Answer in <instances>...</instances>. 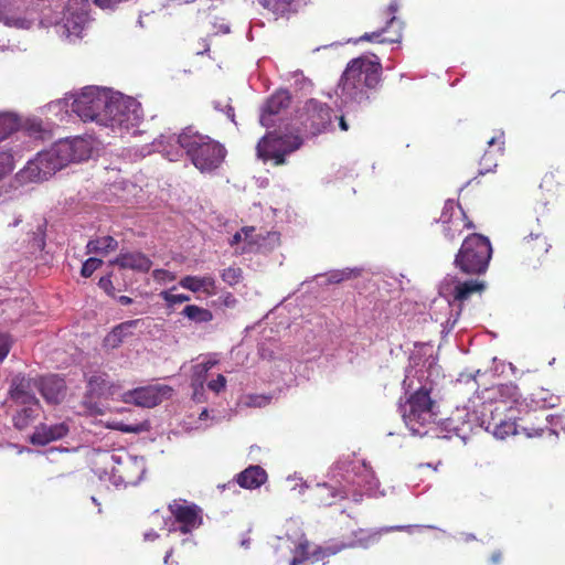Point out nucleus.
<instances>
[{
	"instance_id": "48",
	"label": "nucleus",
	"mask_w": 565,
	"mask_h": 565,
	"mask_svg": "<svg viewBox=\"0 0 565 565\" xmlns=\"http://www.w3.org/2000/svg\"><path fill=\"white\" fill-rule=\"evenodd\" d=\"M140 323H142L141 319L128 320L120 323V330L131 331V329L137 328Z\"/></svg>"
},
{
	"instance_id": "14",
	"label": "nucleus",
	"mask_w": 565,
	"mask_h": 565,
	"mask_svg": "<svg viewBox=\"0 0 565 565\" xmlns=\"http://www.w3.org/2000/svg\"><path fill=\"white\" fill-rule=\"evenodd\" d=\"M113 462L121 466L120 469H113L115 473H119V479L125 484H137L146 473V463L143 458L127 456L124 460L121 457L111 455Z\"/></svg>"
},
{
	"instance_id": "30",
	"label": "nucleus",
	"mask_w": 565,
	"mask_h": 565,
	"mask_svg": "<svg viewBox=\"0 0 565 565\" xmlns=\"http://www.w3.org/2000/svg\"><path fill=\"white\" fill-rule=\"evenodd\" d=\"M361 273H362V269L359 267L344 268L341 270H331L327 275V281L329 284H339L343 280L356 278L361 275Z\"/></svg>"
},
{
	"instance_id": "13",
	"label": "nucleus",
	"mask_w": 565,
	"mask_h": 565,
	"mask_svg": "<svg viewBox=\"0 0 565 565\" xmlns=\"http://www.w3.org/2000/svg\"><path fill=\"white\" fill-rule=\"evenodd\" d=\"M291 104V95L287 89H278L266 99L260 108V124L270 128L277 121V116L289 108Z\"/></svg>"
},
{
	"instance_id": "60",
	"label": "nucleus",
	"mask_w": 565,
	"mask_h": 565,
	"mask_svg": "<svg viewBox=\"0 0 565 565\" xmlns=\"http://www.w3.org/2000/svg\"><path fill=\"white\" fill-rule=\"evenodd\" d=\"M172 554H173V548H170V550L167 552L166 556H164V559H163V563H164V564H167V565L169 564V559H170V557L172 556Z\"/></svg>"
},
{
	"instance_id": "64",
	"label": "nucleus",
	"mask_w": 565,
	"mask_h": 565,
	"mask_svg": "<svg viewBox=\"0 0 565 565\" xmlns=\"http://www.w3.org/2000/svg\"><path fill=\"white\" fill-rule=\"evenodd\" d=\"M301 562H302V559L295 557V558H292L290 565H299Z\"/></svg>"
},
{
	"instance_id": "62",
	"label": "nucleus",
	"mask_w": 565,
	"mask_h": 565,
	"mask_svg": "<svg viewBox=\"0 0 565 565\" xmlns=\"http://www.w3.org/2000/svg\"><path fill=\"white\" fill-rule=\"evenodd\" d=\"M491 156V151L487 150L481 159L482 163H487L489 157Z\"/></svg>"
},
{
	"instance_id": "37",
	"label": "nucleus",
	"mask_w": 565,
	"mask_h": 565,
	"mask_svg": "<svg viewBox=\"0 0 565 565\" xmlns=\"http://www.w3.org/2000/svg\"><path fill=\"white\" fill-rule=\"evenodd\" d=\"M103 265V260L96 257H89L86 259L81 269V275L83 277H90L93 273Z\"/></svg>"
},
{
	"instance_id": "56",
	"label": "nucleus",
	"mask_w": 565,
	"mask_h": 565,
	"mask_svg": "<svg viewBox=\"0 0 565 565\" xmlns=\"http://www.w3.org/2000/svg\"><path fill=\"white\" fill-rule=\"evenodd\" d=\"M117 300L122 306H128V305H131L134 302L132 298H130L128 296H119L117 298Z\"/></svg>"
},
{
	"instance_id": "8",
	"label": "nucleus",
	"mask_w": 565,
	"mask_h": 565,
	"mask_svg": "<svg viewBox=\"0 0 565 565\" xmlns=\"http://www.w3.org/2000/svg\"><path fill=\"white\" fill-rule=\"evenodd\" d=\"M90 3L88 0H68L55 30L61 39L74 43L82 39L89 21Z\"/></svg>"
},
{
	"instance_id": "17",
	"label": "nucleus",
	"mask_w": 565,
	"mask_h": 565,
	"mask_svg": "<svg viewBox=\"0 0 565 565\" xmlns=\"http://www.w3.org/2000/svg\"><path fill=\"white\" fill-rule=\"evenodd\" d=\"M70 429L65 423L54 425L40 424L35 427L34 433L29 440L35 446H45L51 441L58 440L68 434Z\"/></svg>"
},
{
	"instance_id": "28",
	"label": "nucleus",
	"mask_w": 565,
	"mask_h": 565,
	"mask_svg": "<svg viewBox=\"0 0 565 565\" xmlns=\"http://www.w3.org/2000/svg\"><path fill=\"white\" fill-rule=\"evenodd\" d=\"M377 534L379 533H373V534L369 535L367 537H358L356 541H353L350 543H339V544H331V545L323 546L324 557L334 555L344 548L354 547L356 545L367 547L369 541L371 539H375L377 536Z\"/></svg>"
},
{
	"instance_id": "23",
	"label": "nucleus",
	"mask_w": 565,
	"mask_h": 565,
	"mask_svg": "<svg viewBox=\"0 0 565 565\" xmlns=\"http://www.w3.org/2000/svg\"><path fill=\"white\" fill-rule=\"evenodd\" d=\"M179 284L181 287L186 288L193 292H198L200 290L209 291L215 287V280L211 276H185L180 280Z\"/></svg>"
},
{
	"instance_id": "18",
	"label": "nucleus",
	"mask_w": 565,
	"mask_h": 565,
	"mask_svg": "<svg viewBox=\"0 0 565 565\" xmlns=\"http://www.w3.org/2000/svg\"><path fill=\"white\" fill-rule=\"evenodd\" d=\"M34 380L26 379L22 375H15L10 386V396L12 401L22 405H39V399L32 393Z\"/></svg>"
},
{
	"instance_id": "54",
	"label": "nucleus",
	"mask_w": 565,
	"mask_h": 565,
	"mask_svg": "<svg viewBox=\"0 0 565 565\" xmlns=\"http://www.w3.org/2000/svg\"><path fill=\"white\" fill-rule=\"evenodd\" d=\"M502 553L500 551H495L492 553L490 561L492 564L498 565L501 562Z\"/></svg>"
},
{
	"instance_id": "5",
	"label": "nucleus",
	"mask_w": 565,
	"mask_h": 565,
	"mask_svg": "<svg viewBox=\"0 0 565 565\" xmlns=\"http://www.w3.org/2000/svg\"><path fill=\"white\" fill-rule=\"evenodd\" d=\"M22 131L28 138L45 141L54 137V125L36 116L21 117L14 111H0V141Z\"/></svg>"
},
{
	"instance_id": "21",
	"label": "nucleus",
	"mask_w": 565,
	"mask_h": 565,
	"mask_svg": "<svg viewBox=\"0 0 565 565\" xmlns=\"http://www.w3.org/2000/svg\"><path fill=\"white\" fill-rule=\"evenodd\" d=\"M236 482L244 489H257L267 481V472L257 465H252L236 476Z\"/></svg>"
},
{
	"instance_id": "20",
	"label": "nucleus",
	"mask_w": 565,
	"mask_h": 565,
	"mask_svg": "<svg viewBox=\"0 0 565 565\" xmlns=\"http://www.w3.org/2000/svg\"><path fill=\"white\" fill-rule=\"evenodd\" d=\"M401 30H402L401 22L397 21L395 17H392L385 28H383L376 32L365 33L364 35L361 36V40L377 41L381 43H384V42L396 43V42L401 41V38H402Z\"/></svg>"
},
{
	"instance_id": "49",
	"label": "nucleus",
	"mask_w": 565,
	"mask_h": 565,
	"mask_svg": "<svg viewBox=\"0 0 565 565\" xmlns=\"http://www.w3.org/2000/svg\"><path fill=\"white\" fill-rule=\"evenodd\" d=\"M237 300L232 294H227L223 297L222 303L225 307L233 308L236 305Z\"/></svg>"
},
{
	"instance_id": "6",
	"label": "nucleus",
	"mask_w": 565,
	"mask_h": 565,
	"mask_svg": "<svg viewBox=\"0 0 565 565\" xmlns=\"http://www.w3.org/2000/svg\"><path fill=\"white\" fill-rule=\"evenodd\" d=\"M431 386L427 383L420 385L407 398L405 405L401 406V412L405 425L415 436H423L427 431H422L420 427L433 422L436 417L434 412L435 402L430 398Z\"/></svg>"
},
{
	"instance_id": "46",
	"label": "nucleus",
	"mask_w": 565,
	"mask_h": 565,
	"mask_svg": "<svg viewBox=\"0 0 565 565\" xmlns=\"http://www.w3.org/2000/svg\"><path fill=\"white\" fill-rule=\"evenodd\" d=\"M193 387V401L201 403L204 401V384H191Z\"/></svg>"
},
{
	"instance_id": "52",
	"label": "nucleus",
	"mask_w": 565,
	"mask_h": 565,
	"mask_svg": "<svg viewBox=\"0 0 565 565\" xmlns=\"http://www.w3.org/2000/svg\"><path fill=\"white\" fill-rule=\"evenodd\" d=\"M312 557H315L316 561L324 558L323 546L317 547L312 553Z\"/></svg>"
},
{
	"instance_id": "45",
	"label": "nucleus",
	"mask_w": 565,
	"mask_h": 565,
	"mask_svg": "<svg viewBox=\"0 0 565 565\" xmlns=\"http://www.w3.org/2000/svg\"><path fill=\"white\" fill-rule=\"evenodd\" d=\"M519 429H520V433H523L525 434V436L527 438H533V437H540L542 436L543 431H544V428L541 427V428H534V427H523V426H519Z\"/></svg>"
},
{
	"instance_id": "22",
	"label": "nucleus",
	"mask_w": 565,
	"mask_h": 565,
	"mask_svg": "<svg viewBox=\"0 0 565 565\" xmlns=\"http://www.w3.org/2000/svg\"><path fill=\"white\" fill-rule=\"evenodd\" d=\"M110 390V383L106 373L92 375L87 381L86 398H97L106 395Z\"/></svg>"
},
{
	"instance_id": "47",
	"label": "nucleus",
	"mask_w": 565,
	"mask_h": 565,
	"mask_svg": "<svg viewBox=\"0 0 565 565\" xmlns=\"http://www.w3.org/2000/svg\"><path fill=\"white\" fill-rule=\"evenodd\" d=\"M213 106H214V108H215L216 110L225 113V115H226L231 120H234V117H235L234 108H233L230 104H226L224 107H222V105H221V103H220V102H213Z\"/></svg>"
},
{
	"instance_id": "38",
	"label": "nucleus",
	"mask_w": 565,
	"mask_h": 565,
	"mask_svg": "<svg viewBox=\"0 0 565 565\" xmlns=\"http://www.w3.org/2000/svg\"><path fill=\"white\" fill-rule=\"evenodd\" d=\"M161 297L164 299L169 307L190 300V296L184 294H173L172 291H162Z\"/></svg>"
},
{
	"instance_id": "16",
	"label": "nucleus",
	"mask_w": 565,
	"mask_h": 565,
	"mask_svg": "<svg viewBox=\"0 0 565 565\" xmlns=\"http://www.w3.org/2000/svg\"><path fill=\"white\" fill-rule=\"evenodd\" d=\"M302 143H257V157L264 162L273 160L276 166L285 163L286 156L297 151Z\"/></svg>"
},
{
	"instance_id": "29",
	"label": "nucleus",
	"mask_w": 565,
	"mask_h": 565,
	"mask_svg": "<svg viewBox=\"0 0 565 565\" xmlns=\"http://www.w3.org/2000/svg\"><path fill=\"white\" fill-rule=\"evenodd\" d=\"M35 416L36 412L32 405H25V407L17 412V414L13 416V426L19 430H23L30 425Z\"/></svg>"
},
{
	"instance_id": "12",
	"label": "nucleus",
	"mask_w": 565,
	"mask_h": 565,
	"mask_svg": "<svg viewBox=\"0 0 565 565\" xmlns=\"http://www.w3.org/2000/svg\"><path fill=\"white\" fill-rule=\"evenodd\" d=\"M172 388L168 385H149L129 391L126 402L137 406L151 408L159 405L163 398L170 397Z\"/></svg>"
},
{
	"instance_id": "33",
	"label": "nucleus",
	"mask_w": 565,
	"mask_h": 565,
	"mask_svg": "<svg viewBox=\"0 0 565 565\" xmlns=\"http://www.w3.org/2000/svg\"><path fill=\"white\" fill-rule=\"evenodd\" d=\"M130 335H132V331L120 330L119 323L106 335L105 341L111 348H118L124 342V339Z\"/></svg>"
},
{
	"instance_id": "34",
	"label": "nucleus",
	"mask_w": 565,
	"mask_h": 565,
	"mask_svg": "<svg viewBox=\"0 0 565 565\" xmlns=\"http://www.w3.org/2000/svg\"><path fill=\"white\" fill-rule=\"evenodd\" d=\"M520 434L519 425L514 422H501L494 425L493 435L503 439L509 435Z\"/></svg>"
},
{
	"instance_id": "43",
	"label": "nucleus",
	"mask_w": 565,
	"mask_h": 565,
	"mask_svg": "<svg viewBox=\"0 0 565 565\" xmlns=\"http://www.w3.org/2000/svg\"><path fill=\"white\" fill-rule=\"evenodd\" d=\"M454 209H455L454 200H450V199L447 200L445 202V205H444V209L441 212L440 221L444 223H448L450 221V216H451V213L454 212Z\"/></svg>"
},
{
	"instance_id": "41",
	"label": "nucleus",
	"mask_w": 565,
	"mask_h": 565,
	"mask_svg": "<svg viewBox=\"0 0 565 565\" xmlns=\"http://www.w3.org/2000/svg\"><path fill=\"white\" fill-rule=\"evenodd\" d=\"M98 287L100 289H103L108 296H110L113 298L116 297L115 287L113 285L110 275L100 277V279L98 281Z\"/></svg>"
},
{
	"instance_id": "55",
	"label": "nucleus",
	"mask_w": 565,
	"mask_h": 565,
	"mask_svg": "<svg viewBox=\"0 0 565 565\" xmlns=\"http://www.w3.org/2000/svg\"><path fill=\"white\" fill-rule=\"evenodd\" d=\"M55 141H61V142H64V141H85L81 136H75V137H58Z\"/></svg>"
},
{
	"instance_id": "11",
	"label": "nucleus",
	"mask_w": 565,
	"mask_h": 565,
	"mask_svg": "<svg viewBox=\"0 0 565 565\" xmlns=\"http://www.w3.org/2000/svg\"><path fill=\"white\" fill-rule=\"evenodd\" d=\"M169 511L174 516V520L180 525L170 529L172 531H180L183 534L191 533L202 524V510L194 503H189L186 500H173L169 504Z\"/></svg>"
},
{
	"instance_id": "15",
	"label": "nucleus",
	"mask_w": 565,
	"mask_h": 565,
	"mask_svg": "<svg viewBox=\"0 0 565 565\" xmlns=\"http://www.w3.org/2000/svg\"><path fill=\"white\" fill-rule=\"evenodd\" d=\"M36 387L46 403L57 405L63 402L66 396V383L58 375L43 376L34 380Z\"/></svg>"
},
{
	"instance_id": "61",
	"label": "nucleus",
	"mask_w": 565,
	"mask_h": 565,
	"mask_svg": "<svg viewBox=\"0 0 565 565\" xmlns=\"http://www.w3.org/2000/svg\"><path fill=\"white\" fill-rule=\"evenodd\" d=\"M397 7H398V6H397V3H396V2H392V3H390V6H388V11H390L391 13H395V12L397 11Z\"/></svg>"
},
{
	"instance_id": "2",
	"label": "nucleus",
	"mask_w": 565,
	"mask_h": 565,
	"mask_svg": "<svg viewBox=\"0 0 565 565\" xmlns=\"http://www.w3.org/2000/svg\"><path fill=\"white\" fill-rule=\"evenodd\" d=\"M103 143L93 147L92 143H52L51 148L38 153L20 170L15 180L20 184L42 182L68 163L95 159L100 154Z\"/></svg>"
},
{
	"instance_id": "4",
	"label": "nucleus",
	"mask_w": 565,
	"mask_h": 565,
	"mask_svg": "<svg viewBox=\"0 0 565 565\" xmlns=\"http://www.w3.org/2000/svg\"><path fill=\"white\" fill-rule=\"evenodd\" d=\"M492 257L490 239L478 233L468 235L454 259V266L466 275H482Z\"/></svg>"
},
{
	"instance_id": "24",
	"label": "nucleus",
	"mask_w": 565,
	"mask_h": 565,
	"mask_svg": "<svg viewBox=\"0 0 565 565\" xmlns=\"http://www.w3.org/2000/svg\"><path fill=\"white\" fill-rule=\"evenodd\" d=\"M117 247L118 242L109 235L89 239L86 245L88 254H108L109 252L116 250Z\"/></svg>"
},
{
	"instance_id": "1",
	"label": "nucleus",
	"mask_w": 565,
	"mask_h": 565,
	"mask_svg": "<svg viewBox=\"0 0 565 565\" xmlns=\"http://www.w3.org/2000/svg\"><path fill=\"white\" fill-rule=\"evenodd\" d=\"M64 102L83 121L109 128L114 138L136 137L143 115L135 98L98 86L84 87Z\"/></svg>"
},
{
	"instance_id": "36",
	"label": "nucleus",
	"mask_w": 565,
	"mask_h": 565,
	"mask_svg": "<svg viewBox=\"0 0 565 565\" xmlns=\"http://www.w3.org/2000/svg\"><path fill=\"white\" fill-rule=\"evenodd\" d=\"M13 170V157L8 151H0V180Z\"/></svg>"
},
{
	"instance_id": "44",
	"label": "nucleus",
	"mask_w": 565,
	"mask_h": 565,
	"mask_svg": "<svg viewBox=\"0 0 565 565\" xmlns=\"http://www.w3.org/2000/svg\"><path fill=\"white\" fill-rule=\"evenodd\" d=\"M225 384H226L225 376L222 374H218L216 380L209 382L207 387L211 391L218 393L221 390H223L225 387Z\"/></svg>"
},
{
	"instance_id": "50",
	"label": "nucleus",
	"mask_w": 565,
	"mask_h": 565,
	"mask_svg": "<svg viewBox=\"0 0 565 565\" xmlns=\"http://www.w3.org/2000/svg\"><path fill=\"white\" fill-rule=\"evenodd\" d=\"M254 231H255L254 227H243L241 230V233H242V235H244L245 241H248L249 243H254V241L252 239V234Z\"/></svg>"
},
{
	"instance_id": "35",
	"label": "nucleus",
	"mask_w": 565,
	"mask_h": 565,
	"mask_svg": "<svg viewBox=\"0 0 565 565\" xmlns=\"http://www.w3.org/2000/svg\"><path fill=\"white\" fill-rule=\"evenodd\" d=\"M223 281L230 286L237 285L242 279V269L238 267H228L221 274Z\"/></svg>"
},
{
	"instance_id": "42",
	"label": "nucleus",
	"mask_w": 565,
	"mask_h": 565,
	"mask_svg": "<svg viewBox=\"0 0 565 565\" xmlns=\"http://www.w3.org/2000/svg\"><path fill=\"white\" fill-rule=\"evenodd\" d=\"M11 348V339L7 333H0V362L9 354Z\"/></svg>"
},
{
	"instance_id": "9",
	"label": "nucleus",
	"mask_w": 565,
	"mask_h": 565,
	"mask_svg": "<svg viewBox=\"0 0 565 565\" xmlns=\"http://www.w3.org/2000/svg\"><path fill=\"white\" fill-rule=\"evenodd\" d=\"M486 281L479 279L461 280L456 275H447L439 285V295L444 297L449 305L468 300L472 294L482 292L486 289Z\"/></svg>"
},
{
	"instance_id": "53",
	"label": "nucleus",
	"mask_w": 565,
	"mask_h": 565,
	"mask_svg": "<svg viewBox=\"0 0 565 565\" xmlns=\"http://www.w3.org/2000/svg\"><path fill=\"white\" fill-rule=\"evenodd\" d=\"M259 353H260V356H262L263 359H267V360H271V359H274V352H273V351H270V350H267V349H265V348H260V349H259Z\"/></svg>"
},
{
	"instance_id": "19",
	"label": "nucleus",
	"mask_w": 565,
	"mask_h": 565,
	"mask_svg": "<svg viewBox=\"0 0 565 565\" xmlns=\"http://www.w3.org/2000/svg\"><path fill=\"white\" fill-rule=\"evenodd\" d=\"M113 265H117L120 268H128L147 273L152 265V262L148 256L140 252L134 253H120L114 260L110 262Z\"/></svg>"
},
{
	"instance_id": "39",
	"label": "nucleus",
	"mask_w": 565,
	"mask_h": 565,
	"mask_svg": "<svg viewBox=\"0 0 565 565\" xmlns=\"http://www.w3.org/2000/svg\"><path fill=\"white\" fill-rule=\"evenodd\" d=\"M207 375L206 365H201L200 363L195 364L192 367V377L191 384H204Z\"/></svg>"
},
{
	"instance_id": "26",
	"label": "nucleus",
	"mask_w": 565,
	"mask_h": 565,
	"mask_svg": "<svg viewBox=\"0 0 565 565\" xmlns=\"http://www.w3.org/2000/svg\"><path fill=\"white\" fill-rule=\"evenodd\" d=\"M161 138L169 140L177 138V141H190L192 139H198L199 141H214L209 136L202 135L194 126L185 127L181 130L180 134H170V131H167L166 134L161 135Z\"/></svg>"
},
{
	"instance_id": "57",
	"label": "nucleus",
	"mask_w": 565,
	"mask_h": 565,
	"mask_svg": "<svg viewBox=\"0 0 565 565\" xmlns=\"http://www.w3.org/2000/svg\"><path fill=\"white\" fill-rule=\"evenodd\" d=\"M242 239H243V235H242L241 231H239V232H236V233L233 235V237L231 238L230 244H231V245H236V244H238L239 242H242Z\"/></svg>"
},
{
	"instance_id": "51",
	"label": "nucleus",
	"mask_w": 565,
	"mask_h": 565,
	"mask_svg": "<svg viewBox=\"0 0 565 565\" xmlns=\"http://www.w3.org/2000/svg\"><path fill=\"white\" fill-rule=\"evenodd\" d=\"M120 430L124 433H140L141 428L139 425H136V426L121 425Z\"/></svg>"
},
{
	"instance_id": "63",
	"label": "nucleus",
	"mask_w": 565,
	"mask_h": 565,
	"mask_svg": "<svg viewBox=\"0 0 565 565\" xmlns=\"http://www.w3.org/2000/svg\"><path fill=\"white\" fill-rule=\"evenodd\" d=\"M504 134L501 132L500 136H493L489 139V141L494 142L498 141L500 138H503Z\"/></svg>"
},
{
	"instance_id": "27",
	"label": "nucleus",
	"mask_w": 565,
	"mask_h": 565,
	"mask_svg": "<svg viewBox=\"0 0 565 565\" xmlns=\"http://www.w3.org/2000/svg\"><path fill=\"white\" fill-rule=\"evenodd\" d=\"M181 315L195 323H206L213 320V313L209 309L195 305L185 306Z\"/></svg>"
},
{
	"instance_id": "31",
	"label": "nucleus",
	"mask_w": 565,
	"mask_h": 565,
	"mask_svg": "<svg viewBox=\"0 0 565 565\" xmlns=\"http://www.w3.org/2000/svg\"><path fill=\"white\" fill-rule=\"evenodd\" d=\"M158 146L162 147L159 151H161L169 161H178L184 153L186 154L185 143H158Z\"/></svg>"
},
{
	"instance_id": "7",
	"label": "nucleus",
	"mask_w": 565,
	"mask_h": 565,
	"mask_svg": "<svg viewBox=\"0 0 565 565\" xmlns=\"http://www.w3.org/2000/svg\"><path fill=\"white\" fill-rule=\"evenodd\" d=\"M332 108L316 98L308 99L298 114L299 132L307 138L317 137L332 128Z\"/></svg>"
},
{
	"instance_id": "32",
	"label": "nucleus",
	"mask_w": 565,
	"mask_h": 565,
	"mask_svg": "<svg viewBox=\"0 0 565 565\" xmlns=\"http://www.w3.org/2000/svg\"><path fill=\"white\" fill-rule=\"evenodd\" d=\"M295 0H258L259 4L275 14H285Z\"/></svg>"
},
{
	"instance_id": "40",
	"label": "nucleus",
	"mask_w": 565,
	"mask_h": 565,
	"mask_svg": "<svg viewBox=\"0 0 565 565\" xmlns=\"http://www.w3.org/2000/svg\"><path fill=\"white\" fill-rule=\"evenodd\" d=\"M530 237L531 239H540L537 246H529V249L532 250V252H537V253H542V254H546L548 253L550 248H551V245L546 243L545 238H542L541 239V235L540 234H536L535 236H533V234H530ZM527 245L531 244V241H527L526 242Z\"/></svg>"
},
{
	"instance_id": "25",
	"label": "nucleus",
	"mask_w": 565,
	"mask_h": 565,
	"mask_svg": "<svg viewBox=\"0 0 565 565\" xmlns=\"http://www.w3.org/2000/svg\"><path fill=\"white\" fill-rule=\"evenodd\" d=\"M344 498L343 494L339 492L338 489L323 483H318L315 489V500L320 504L324 507H330L333 503V499L337 497Z\"/></svg>"
},
{
	"instance_id": "58",
	"label": "nucleus",
	"mask_w": 565,
	"mask_h": 565,
	"mask_svg": "<svg viewBox=\"0 0 565 565\" xmlns=\"http://www.w3.org/2000/svg\"><path fill=\"white\" fill-rule=\"evenodd\" d=\"M158 537H159V535L154 531H150V532L145 533V540H147V541H154Z\"/></svg>"
},
{
	"instance_id": "59",
	"label": "nucleus",
	"mask_w": 565,
	"mask_h": 565,
	"mask_svg": "<svg viewBox=\"0 0 565 565\" xmlns=\"http://www.w3.org/2000/svg\"><path fill=\"white\" fill-rule=\"evenodd\" d=\"M339 127L341 128V130H344L347 131L348 130V124L344 119V117H339Z\"/></svg>"
},
{
	"instance_id": "3",
	"label": "nucleus",
	"mask_w": 565,
	"mask_h": 565,
	"mask_svg": "<svg viewBox=\"0 0 565 565\" xmlns=\"http://www.w3.org/2000/svg\"><path fill=\"white\" fill-rule=\"evenodd\" d=\"M382 66L375 55H362L351 60L339 83L338 93L344 105L363 104L370 98L369 89L377 86Z\"/></svg>"
},
{
	"instance_id": "10",
	"label": "nucleus",
	"mask_w": 565,
	"mask_h": 565,
	"mask_svg": "<svg viewBox=\"0 0 565 565\" xmlns=\"http://www.w3.org/2000/svg\"><path fill=\"white\" fill-rule=\"evenodd\" d=\"M186 156L201 172L218 168L226 156L223 143H185Z\"/></svg>"
}]
</instances>
